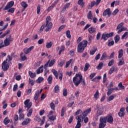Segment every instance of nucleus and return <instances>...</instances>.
Listing matches in <instances>:
<instances>
[{"label":"nucleus","mask_w":128,"mask_h":128,"mask_svg":"<svg viewBox=\"0 0 128 128\" xmlns=\"http://www.w3.org/2000/svg\"><path fill=\"white\" fill-rule=\"evenodd\" d=\"M106 122L112 124L114 122V118L110 114H108L106 117H100L98 128H104L106 126Z\"/></svg>","instance_id":"1"},{"label":"nucleus","mask_w":128,"mask_h":128,"mask_svg":"<svg viewBox=\"0 0 128 128\" xmlns=\"http://www.w3.org/2000/svg\"><path fill=\"white\" fill-rule=\"evenodd\" d=\"M92 112V108H90L89 109L86 110L82 113V115L80 114L76 116V120H77V124L75 126V128H80L82 126V118L84 120L86 117L88 116V114Z\"/></svg>","instance_id":"2"},{"label":"nucleus","mask_w":128,"mask_h":128,"mask_svg":"<svg viewBox=\"0 0 128 128\" xmlns=\"http://www.w3.org/2000/svg\"><path fill=\"white\" fill-rule=\"evenodd\" d=\"M88 43V42L86 40L81 42L78 46V52L79 54H82V52H84V48H86Z\"/></svg>","instance_id":"3"},{"label":"nucleus","mask_w":128,"mask_h":128,"mask_svg":"<svg viewBox=\"0 0 128 128\" xmlns=\"http://www.w3.org/2000/svg\"><path fill=\"white\" fill-rule=\"evenodd\" d=\"M82 82V74H76L73 78V82L76 86H78L80 82Z\"/></svg>","instance_id":"4"},{"label":"nucleus","mask_w":128,"mask_h":128,"mask_svg":"<svg viewBox=\"0 0 128 128\" xmlns=\"http://www.w3.org/2000/svg\"><path fill=\"white\" fill-rule=\"evenodd\" d=\"M50 16H48L46 18V28L45 30V32H50V30H52V22H50Z\"/></svg>","instance_id":"5"},{"label":"nucleus","mask_w":128,"mask_h":128,"mask_svg":"<svg viewBox=\"0 0 128 128\" xmlns=\"http://www.w3.org/2000/svg\"><path fill=\"white\" fill-rule=\"evenodd\" d=\"M14 42V38L12 37L11 34H9L6 36V38L4 40V45L5 46H8L10 44V42Z\"/></svg>","instance_id":"6"},{"label":"nucleus","mask_w":128,"mask_h":128,"mask_svg":"<svg viewBox=\"0 0 128 128\" xmlns=\"http://www.w3.org/2000/svg\"><path fill=\"white\" fill-rule=\"evenodd\" d=\"M30 99L26 100L24 102V108H27V110H28L30 108H32V102H30Z\"/></svg>","instance_id":"7"},{"label":"nucleus","mask_w":128,"mask_h":128,"mask_svg":"<svg viewBox=\"0 0 128 128\" xmlns=\"http://www.w3.org/2000/svg\"><path fill=\"white\" fill-rule=\"evenodd\" d=\"M6 60H8V59H6V60H4L2 64V68L4 72H6V70H8V68H10V66Z\"/></svg>","instance_id":"8"},{"label":"nucleus","mask_w":128,"mask_h":128,"mask_svg":"<svg viewBox=\"0 0 128 128\" xmlns=\"http://www.w3.org/2000/svg\"><path fill=\"white\" fill-rule=\"evenodd\" d=\"M102 16H108V18H110V16H112V11H110V8H108L106 9L103 12Z\"/></svg>","instance_id":"9"},{"label":"nucleus","mask_w":128,"mask_h":128,"mask_svg":"<svg viewBox=\"0 0 128 128\" xmlns=\"http://www.w3.org/2000/svg\"><path fill=\"white\" fill-rule=\"evenodd\" d=\"M14 4V1H11L8 2L7 5L4 8V10H10V8H12Z\"/></svg>","instance_id":"10"},{"label":"nucleus","mask_w":128,"mask_h":128,"mask_svg":"<svg viewBox=\"0 0 128 128\" xmlns=\"http://www.w3.org/2000/svg\"><path fill=\"white\" fill-rule=\"evenodd\" d=\"M97 108L98 109L96 114V117L98 118V116H100L102 115V114H104V108H98V106H97Z\"/></svg>","instance_id":"11"},{"label":"nucleus","mask_w":128,"mask_h":128,"mask_svg":"<svg viewBox=\"0 0 128 128\" xmlns=\"http://www.w3.org/2000/svg\"><path fill=\"white\" fill-rule=\"evenodd\" d=\"M18 113L19 114L20 120H24V114L22 113V109L20 108H19Z\"/></svg>","instance_id":"12"},{"label":"nucleus","mask_w":128,"mask_h":128,"mask_svg":"<svg viewBox=\"0 0 128 128\" xmlns=\"http://www.w3.org/2000/svg\"><path fill=\"white\" fill-rule=\"evenodd\" d=\"M34 46H32L29 48H24L23 50L26 54H30L34 50Z\"/></svg>","instance_id":"13"},{"label":"nucleus","mask_w":128,"mask_h":128,"mask_svg":"<svg viewBox=\"0 0 128 128\" xmlns=\"http://www.w3.org/2000/svg\"><path fill=\"white\" fill-rule=\"evenodd\" d=\"M124 110H126L124 108H122L120 110V112L118 113V116H120V118H122L123 116H124Z\"/></svg>","instance_id":"14"},{"label":"nucleus","mask_w":128,"mask_h":128,"mask_svg":"<svg viewBox=\"0 0 128 128\" xmlns=\"http://www.w3.org/2000/svg\"><path fill=\"white\" fill-rule=\"evenodd\" d=\"M32 122V120L28 118H26V119L22 122V126H28Z\"/></svg>","instance_id":"15"},{"label":"nucleus","mask_w":128,"mask_h":128,"mask_svg":"<svg viewBox=\"0 0 128 128\" xmlns=\"http://www.w3.org/2000/svg\"><path fill=\"white\" fill-rule=\"evenodd\" d=\"M42 89H41L40 90H37L36 94H35V96L34 98V100H38V96H40V94H42Z\"/></svg>","instance_id":"16"},{"label":"nucleus","mask_w":128,"mask_h":128,"mask_svg":"<svg viewBox=\"0 0 128 128\" xmlns=\"http://www.w3.org/2000/svg\"><path fill=\"white\" fill-rule=\"evenodd\" d=\"M3 122L5 126H8L10 122H12V119H8V117H6L4 121Z\"/></svg>","instance_id":"17"},{"label":"nucleus","mask_w":128,"mask_h":128,"mask_svg":"<svg viewBox=\"0 0 128 128\" xmlns=\"http://www.w3.org/2000/svg\"><path fill=\"white\" fill-rule=\"evenodd\" d=\"M88 30L89 34H94V32H96V28H94V26H91L88 28Z\"/></svg>","instance_id":"18"},{"label":"nucleus","mask_w":128,"mask_h":128,"mask_svg":"<svg viewBox=\"0 0 128 128\" xmlns=\"http://www.w3.org/2000/svg\"><path fill=\"white\" fill-rule=\"evenodd\" d=\"M42 68H44V66H41L36 70V74H40V73H42L44 72V69H42Z\"/></svg>","instance_id":"19"},{"label":"nucleus","mask_w":128,"mask_h":128,"mask_svg":"<svg viewBox=\"0 0 128 128\" xmlns=\"http://www.w3.org/2000/svg\"><path fill=\"white\" fill-rule=\"evenodd\" d=\"M108 56L106 52H104L102 54V57L100 58V60H104L106 58H108Z\"/></svg>","instance_id":"20"},{"label":"nucleus","mask_w":128,"mask_h":128,"mask_svg":"<svg viewBox=\"0 0 128 128\" xmlns=\"http://www.w3.org/2000/svg\"><path fill=\"white\" fill-rule=\"evenodd\" d=\"M108 34H106V33H103L101 37V40H108Z\"/></svg>","instance_id":"21"},{"label":"nucleus","mask_w":128,"mask_h":128,"mask_svg":"<svg viewBox=\"0 0 128 128\" xmlns=\"http://www.w3.org/2000/svg\"><path fill=\"white\" fill-rule=\"evenodd\" d=\"M86 2H84V0H78V6H80L81 8H84V6Z\"/></svg>","instance_id":"22"},{"label":"nucleus","mask_w":128,"mask_h":128,"mask_svg":"<svg viewBox=\"0 0 128 128\" xmlns=\"http://www.w3.org/2000/svg\"><path fill=\"white\" fill-rule=\"evenodd\" d=\"M52 72L53 73V74L54 76L58 80V71H56L54 69H52Z\"/></svg>","instance_id":"23"},{"label":"nucleus","mask_w":128,"mask_h":128,"mask_svg":"<svg viewBox=\"0 0 128 128\" xmlns=\"http://www.w3.org/2000/svg\"><path fill=\"white\" fill-rule=\"evenodd\" d=\"M124 56V50L121 49L118 51V58H122Z\"/></svg>","instance_id":"24"},{"label":"nucleus","mask_w":128,"mask_h":128,"mask_svg":"<svg viewBox=\"0 0 128 128\" xmlns=\"http://www.w3.org/2000/svg\"><path fill=\"white\" fill-rule=\"evenodd\" d=\"M10 30H7L4 33L0 36V38H4L6 34H10Z\"/></svg>","instance_id":"25"},{"label":"nucleus","mask_w":128,"mask_h":128,"mask_svg":"<svg viewBox=\"0 0 128 128\" xmlns=\"http://www.w3.org/2000/svg\"><path fill=\"white\" fill-rule=\"evenodd\" d=\"M16 56V54L14 52H12L11 54V56L10 55H8L7 58L9 60V62H12V58H14Z\"/></svg>","instance_id":"26"},{"label":"nucleus","mask_w":128,"mask_h":128,"mask_svg":"<svg viewBox=\"0 0 128 128\" xmlns=\"http://www.w3.org/2000/svg\"><path fill=\"white\" fill-rule=\"evenodd\" d=\"M124 58H122L119 60V62H118V66H124Z\"/></svg>","instance_id":"27"},{"label":"nucleus","mask_w":128,"mask_h":128,"mask_svg":"<svg viewBox=\"0 0 128 128\" xmlns=\"http://www.w3.org/2000/svg\"><path fill=\"white\" fill-rule=\"evenodd\" d=\"M92 11H89V12H88V14H87V18H88V20H92Z\"/></svg>","instance_id":"28"},{"label":"nucleus","mask_w":128,"mask_h":128,"mask_svg":"<svg viewBox=\"0 0 128 128\" xmlns=\"http://www.w3.org/2000/svg\"><path fill=\"white\" fill-rule=\"evenodd\" d=\"M20 56L22 60V62H24V60H26L28 59V58H26V55L24 56V52H21V54H20Z\"/></svg>","instance_id":"29"},{"label":"nucleus","mask_w":128,"mask_h":128,"mask_svg":"<svg viewBox=\"0 0 128 128\" xmlns=\"http://www.w3.org/2000/svg\"><path fill=\"white\" fill-rule=\"evenodd\" d=\"M47 80L48 82V84H52V75H50L48 79H47Z\"/></svg>","instance_id":"30"},{"label":"nucleus","mask_w":128,"mask_h":128,"mask_svg":"<svg viewBox=\"0 0 128 128\" xmlns=\"http://www.w3.org/2000/svg\"><path fill=\"white\" fill-rule=\"evenodd\" d=\"M28 74L31 78H36V73H33L32 71L28 72Z\"/></svg>","instance_id":"31"},{"label":"nucleus","mask_w":128,"mask_h":128,"mask_svg":"<svg viewBox=\"0 0 128 128\" xmlns=\"http://www.w3.org/2000/svg\"><path fill=\"white\" fill-rule=\"evenodd\" d=\"M53 42H47L46 44V48H50L52 46Z\"/></svg>","instance_id":"32"},{"label":"nucleus","mask_w":128,"mask_h":128,"mask_svg":"<svg viewBox=\"0 0 128 128\" xmlns=\"http://www.w3.org/2000/svg\"><path fill=\"white\" fill-rule=\"evenodd\" d=\"M120 36L118 34H116V36L114 38L116 44H118V42H120Z\"/></svg>","instance_id":"33"},{"label":"nucleus","mask_w":128,"mask_h":128,"mask_svg":"<svg viewBox=\"0 0 128 128\" xmlns=\"http://www.w3.org/2000/svg\"><path fill=\"white\" fill-rule=\"evenodd\" d=\"M54 62H56V60L54 59V60H50L48 64L49 68L52 66H54Z\"/></svg>","instance_id":"34"},{"label":"nucleus","mask_w":128,"mask_h":128,"mask_svg":"<svg viewBox=\"0 0 128 128\" xmlns=\"http://www.w3.org/2000/svg\"><path fill=\"white\" fill-rule=\"evenodd\" d=\"M32 108H30L28 110V112L27 114V117L30 118V116H32Z\"/></svg>","instance_id":"35"},{"label":"nucleus","mask_w":128,"mask_h":128,"mask_svg":"<svg viewBox=\"0 0 128 128\" xmlns=\"http://www.w3.org/2000/svg\"><path fill=\"white\" fill-rule=\"evenodd\" d=\"M102 66H104V62H100L99 63L98 65L96 66V68L98 70H102Z\"/></svg>","instance_id":"36"},{"label":"nucleus","mask_w":128,"mask_h":128,"mask_svg":"<svg viewBox=\"0 0 128 128\" xmlns=\"http://www.w3.org/2000/svg\"><path fill=\"white\" fill-rule=\"evenodd\" d=\"M114 90V88H112L108 90V92H107V96H110L112 94V92Z\"/></svg>","instance_id":"37"},{"label":"nucleus","mask_w":128,"mask_h":128,"mask_svg":"<svg viewBox=\"0 0 128 128\" xmlns=\"http://www.w3.org/2000/svg\"><path fill=\"white\" fill-rule=\"evenodd\" d=\"M97 50H98L97 48H94V50H90V56H94V54H96V52Z\"/></svg>","instance_id":"38"},{"label":"nucleus","mask_w":128,"mask_h":128,"mask_svg":"<svg viewBox=\"0 0 128 128\" xmlns=\"http://www.w3.org/2000/svg\"><path fill=\"white\" fill-rule=\"evenodd\" d=\"M54 92L56 94H58V92H60V86H58V85H56L54 88Z\"/></svg>","instance_id":"39"},{"label":"nucleus","mask_w":128,"mask_h":128,"mask_svg":"<svg viewBox=\"0 0 128 128\" xmlns=\"http://www.w3.org/2000/svg\"><path fill=\"white\" fill-rule=\"evenodd\" d=\"M42 80H44V78L40 76L36 80V82H37V84H40Z\"/></svg>","instance_id":"40"},{"label":"nucleus","mask_w":128,"mask_h":128,"mask_svg":"<svg viewBox=\"0 0 128 128\" xmlns=\"http://www.w3.org/2000/svg\"><path fill=\"white\" fill-rule=\"evenodd\" d=\"M66 112V108L63 107L62 108L61 110V114H60V116H62H62H64V112Z\"/></svg>","instance_id":"41"},{"label":"nucleus","mask_w":128,"mask_h":128,"mask_svg":"<svg viewBox=\"0 0 128 128\" xmlns=\"http://www.w3.org/2000/svg\"><path fill=\"white\" fill-rule=\"evenodd\" d=\"M73 60L72 58L70 59L69 61L67 62L66 64V68H68V66H70V64H72V62Z\"/></svg>","instance_id":"42"},{"label":"nucleus","mask_w":128,"mask_h":128,"mask_svg":"<svg viewBox=\"0 0 128 128\" xmlns=\"http://www.w3.org/2000/svg\"><path fill=\"white\" fill-rule=\"evenodd\" d=\"M66 36L68 38H72V36L70 35V30H68L66 32Z\"/></svg>","instance_id":"43"},{"label":"nucleus","mask_w":128,"mask_h":128,"mask_svg":"<svg viewBox=\"0 0 128 128\" xmlns=\"http://www.w3.org/2000/svg\"><path fill=\"white\" fill-rule=\"evenodd\" d=\"M90 68V64L88 63H86L85 64V66L84 68V71L86 72Z\"/></svg>","instance_id":"44"},{"label":"nucleus","mask_w":128,"mask_h":128,"mask_svg":"<svg viewBox=\"0 0 128 128\" xmlns=\"http://www.w3.org/2000/svg\"><path fill=\"white\" fill-rule=\"evenodd\" d=\"M114 64V60L112 59L108 63V66H112Z\"/></svg>","instance_id":"45"},{"label":"nucleus","mask_w":128,"mask_h":128,"mask_svg":"<svg viewBox=\"0 0 128 128\" xmlns=\"http://www.w3.org/2000/svg\"><path fill=\"white\" fill-rule=\"evenodd\" d=\"M99 96L100 92H98V90H97L95 94H94V98H96V100H98V98Z\"/></svg>","instance_id":"46"},{"label":"nucleus","mask_w":128,"mask_h":128,"mask_svg":"<svg viewBox=\"0 0 128 128\" xmlns=\"http://www.w3.org/2000/svg\"><path fill=\"white\" fill-rule=\"evenodd\" d=\"M114 42L112 40L111 42L110 40H108V46H114Z\"/></svg>","instance_id":"47"},{"label":"nucleus","mask_w":128,"mask_h":128,"mask_svg":"<svg viewBox=\"0 0 128 128\" xmlns=\"http://www.w3.org/2000/svg\"><path fill=\"white\" fill-rule=\"evenodd\" d=\"M114 98V96L113 95L110 96L107 100L108 102H112Z\"/></svg>","instance_id":"48"},{"label":"nucleus","mask_w":128,"mask_h":128,"mask_svg":"<svg viewBox=\"0 0 128 128\" xmlns=\"http://www.w3.org/2000/svg\"><path fill=\"white\" fill-rule=\"evenodd\" d=\"M70 6V3H67L65 4L64 8H63V10H66V8H68V6Z\"/></svg>","instance_id":"49"},{"label":"nucleus","mask_w":128,"mask_h":128,"mask_svg":"<svg viewBox=\"0 0 128 128\" xmlns=\"http://www.w3.org/2000/svg\"><path fill=\"white\" fill-rule=\"evenodd\" d=\"M22 8H26V7L28 6V4H26V2H22Z\"/></svg>","instance_id":"50"},{"label":"nucleus","mask_w":128,"mask_h":128,"mask_svg":"<svg viewBox=\"0 0 128 128\" xmlns=\"http://www.w3.org/2000/svg\"><path fill=\"white\" fill-rule=\"evenodd\" d=\"M63 96H68V90L66 88L63 90Z\"/></svg>","instance_id":"51"},{"label":"nucleus","mask_w":128,"mask_h":128,"mask_svg":"<svg viewBox=\"0 0 128 128\" xmlns=\"http://www.w3.org/2000/svg\"><path fill=\"white\" fill-rule=\"evenodd\" d=\"M28 82L29 84H31L32 86L34 84V80H31L30 78H29Z\"/></svg>","instance_id":"52"},{"label":"nucleus","mask_w":128,"mask_h":128,"mask_svg":"<svg viewBox=\"0 0 128 128\" xmlns=\"http://www.w3.org/2000/svg\"><path fill=\"white\" fill-rule=\"evenodd\" d=\"M15 8H10L8 10V12H11V14H14V12Z\"/></svg>","instance_id":"53"},{"label":"nucleus","mask_w":128,"mask_h":128,"mask_svg":"<svg viewBox=\"0 0 128 128\" xmlns=\"http://www.w3.org/2000/svg\"><path fill=\"white\" fill-rule=\"evenodd\" d=\"M108 38H112L114 36V32H111L110 33H106Z\"/></svg>","instance_id":"54"},{"label":"nucleus","mask_w":128,"mask_h":128,"mask_svg":"<svg viewBox=\"0 0 128 128\" xmlns=\"http://www.w3.org/2000/svg\"><path fill=\"white\" fill-rule=\"evenodd\" d=\"M50 60H48L46 64H44V70H46V68H48V64H50Z\"/></svg>","instance_id":"55"},{"label":"nucleus","mask_w":128,"mask_h":128,"mask_svg":"<svg viewBox=\"0 0 128 128\" xmlns=\"http://www.w3.org/2000/svg\"><path fill=\"white\" fill-rule=\"evenodd\" d=\"M40 5L38 4L37 6V14H40Z\"/></svg>","instance_id":"56"},{"label":"nucleus","mask_w":128,"mask_h":128,"mask_svg":"<svg viewBox=\"0 0 128 128\" xmlns=\"http://www.w3.org/2000/svg\"><path fill=\"white\" fill-rule=\"evenodd\" d=\"M118 86L120 88H122V90H124V86L122 85V82L119 83Z\"/></svg>","instance_id":"57"},{"label":"nucleus","mask_w":128,"mask_h":128,"mask_svg":"<svg viewBox=\"0 0 128 128\" xmlns=\"http://www.w3.org/2000/svg\"><path fill=\"white\" fill-rule=\"evenodd\" d=\"M82 110L79 109L75 112L74 116H78V114H82Z\"/></svg>","instance_id":"58"},{"label":"nucleus","mask_w":128,"mask_h":128,"mask_svg":"<svg viewBox=\"0 0 128 128\" xmlns=\"http://www.w3.org/2000/svg\"><path fill=\"white\" fill-rule=\"evenodd\" d=\"M102 35V33L100 32H98L96 36V38L97 40H98L100 38V36Z\"/></svg>","instance_id":"59"},{"label":"nucleus","mask_w":128,"mask_h":128,"mask_svg":"<svg viewBox=\"0 0 128 128\" xmlns=\"http://www.w3.org/2000/svg\"><path fill=\"white\" fill-rule=\"evenodd\" d=\"M94 4H96V2H92L90 5L89 6L90 8L89 7L88 8L90 10L92 9L93 8V6H94Z\"/></svg>","instance_id":"60"},{"label":"nucleus","mask_w":128,"mask_h":128,"mask_svg":"<svg viewBox=\"0 0 128 128\" xmlns=\"http://www.w3.org/2000/svg\"><path fill=\"white\" fill-rule=\"evenodd\" d=\"M122 26H124V22H122L121 23H120L116 27V29L117 30H120V28H122Z\"/></svg>","instance_id":"61"},{"label":"nucleus","mask_w":128,"mask_h":128,"mask_svg":"<svg viewBox=\"0 0 128 128\" xmlns=\"http://www.w3.org/2000/svg\"><path fill=\"white\" fill-rule=\"evenodd\" d=\"M50 107L52 108V110H54V108H56V106H54V102H51L50 104Z\"/></svg>","instance_id":"62"},{"label":"nucleus","mask_w":128,"mask_h":128,"mask_svg":"<svg viewBox=\"0 0 128 128\" xmlns=\"http://www.w3.org/2000/svg\"><path fill=\"white\" fill-rule=\"evenodd\" d=\"M44 38H40L38 40V44H44Z\"/></svg>","instance_id":"63"},{"label":"nucleus","mask_w":128,"mask_h":128,"mask_svg":"<svg viewBox=\"0 0 128 128\" xmlns=\"http://www.w3.org/2000/svg\"><path fill=\"white\" fill-rule=\"evenodd\" d=\"M126 36H128V32H126L124 33V34L122 36V39L124 40Z\"/></svg>","instance_id":"64"}]
</instances>
